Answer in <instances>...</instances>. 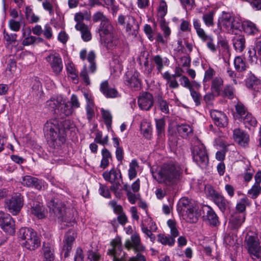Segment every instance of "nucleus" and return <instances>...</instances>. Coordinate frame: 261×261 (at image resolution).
Here are the masks:
<instances>
[{
	"mask_svg": "<svg viewBox=\"0 0 261 261\" xmlns=\"http://www.w3.org/2000/svg\"><path fill=\"white\" fill-rule=\"evenodd\" d=\"M233 45L236 50L242 52L245 47V39L243 36L236 35L232 39Z\"/></svg>",
	"mask_w": 261,
	"mask_h": 261,
	"instance_id": "obj_35",
	"label": "nucleus"
},
{
	"mask_svg": "<svg viewBox=\"0 0 261 261\" xmlns=\"http://www.w3.org/2000/svg\"><path fill=\"white\" fill-rule=\"evenodd\" d=\"M193 207L192 205L190 204V200L188 198L184 197L180 199L179 201L177 211L179 213H185L187 210H189V208Z\"/></svg>",
	"mask_w": 261,
	"mask_h": 261,
	"instance_id": "obj_43",
	"label": "nucleus"
},
{
	"mask_svg": "<svg viewBox=\"0 0 261 261\" xmlns=\"http://www.w3.org/2000/svg\"><path fill=\"white\" fill-rule=\"evenodd\" d=\"M61 101H62L61 97H58L56 99L52 98L46 102V105L51 111H55V112L57 113V111Z\"/></svg>",
	"mask_w": 261,
	"mask_h": 261,
	"instance_id": "obj_49",
	"label": "nucleus"
},
{
	"mask_svg": "<svg viewBox=\"0 0 261 261\" xmlns=\"http://www.w3.org/2000/svg\"><path fill=\"white\" fill-rule=\"evenodd\" d=\"M253 169L250 166H247L243 175L244 181L246 182H248L250 181L253 177Z\"/></svg>",
	"mask_w": 261,
	"mask_h": 261,
	"instance_id": "obj_64",
	"label": "nucleus"
},
{
	"mask_svg": "<svg viewBox=\"0 0 261 261\" xmlns=\"http://www.w3.org/2000/svg\"><path fill=\"white\" fill-rule=\"evenodd\" d=\"M156 102L161 112L165 114L169 113V103L163 97L162 94H158L156 97Z\"/></svg>",
	"mask_w": 261,
	"mask_h": 261,
	"instance_id": "obj_38",
	"label": "nucleus"
},
{
	"mask_svg": "<svg viewBox=\"0 0 261 261\" xmlns=\"http://www.w3.org/2000/svg\"><path fill=\"white\" fill-rule=\"evenodd\" d=\"M190 91V95L192 97L195 104L196 106H200L201 102V94L195 91L194 88L191 89Z\"/></svg>",
	"mask_w": 261,
	"mask_h": 261,
	"instance_id": "obj_61",
	"label": "nucleus"
},
{
	"mask_svg": "<svg viewBox=\"0 0 261 261\" xmlns=\"http://www.w3.org/2000/svg\"><path fill=\"white\" fill-rule=\"evenodd\" d=\"M102 159L100 161V167L106 169L110 164V162L112 160V155L110 151L106 148H103L101 150Z\"/></svg>",
	"mask_w": 261,
	"mask_h": 261,
	"instance_id": "obj_34",
	"label": "nucleus"
},
{
	"mask_svg": "<svg viewBox=\"0 0 261 261\" xmlns=\"http://www.w3.org/2000/svg\"><path fill=\"white\" fill-rule=\"evenodd\" d=\"M224 81L220 76H216L211 81V91L218 96L223 91Z\"/></svg>",
	"mask_w": 261,
	"mask_h": 261,
	"instance_id": "obj_25",
	"label": "nucleus"
},
{
	"mask_svg": "<svg viewBox=\"0 0 261 261\" xmlns=\"http://www.w3.org/2000/svg\"><path fill=\"white\" fill-rule=\"evenodd\" d=\"M158 241L164 245L173 246L175 243V239L170 236H166L164 234H159L158 236Z\"/></svg>",
	"mask_w": 261,
	"mask_h": 261,
	"instance_id": "obj_45",
	"label": "nucleus"
},
{
	"mask_svg": "<svg viewBox=\"0 0 261 261\" xmlns=\"http://www.w3.org/2000/svg\"><path fill=\"white\" fill-rule=\"evenodd\" d=\"M193 27L198 36L201 40L206 43L207 47L212 52L217 51V47L214 42V38L211 35H207L204 30L201 28V23L198 19H194Z\"/></svg>",
	"mask_w": 261,
	"mask_h": 261,
	"instance_id": "obj_8",
	"label": "nucleus"
},
{
	"mask_svg": "<svg viewBox=\"0 0 261 261\" xmlns=\"http://www.w3.org/2000/svg\"><path fill=\"white\" fill-rule=\"evenodd\" d=\"M66 69L67 73L69 74L74 82H77V73L72 65L71 64H68V65L66 66Z\"/></svg>",
	"mask_w": 261,
	"mask_h": 261,
	"instance_id": "obj_62",
	"label": "nucleus"
},
{
	"mask_svg": "<svg viewBox=\"0 0 261 261\" xmlns=\"http://www.w3.org/2000/svg\"><path fill=\"white\" fill-rule=\"evenodd\" d=\"M233 137L234 141L241 146L246 147L248 144L249 135L239 128L234 129Z\"/></svg>",
	"mask_w": 261,
	"mask_h": 261,
	"instance_id": "obj_20",
	"label": "nucleus"
},
{
	"mask_svg": "<svg viewBox=\"0 0 261 261\" xmlns=\"http://www.w3.org/2000/svg\"><path fill=\"white\" fill-rule=\"evenodd\" d=\"M46 60L49 63L53 72L58 74L63 69L62 60L60 55L50 54L46 57Z\"/></svg>",
	"mask_w": 261,
	"mask_h": 261,
	"instance_id": "obj_13",
	"label": "nucleus"
},
{
	"mask_svg": "<svg viewBox=\"0 0 261 261\" xmlns=\"http://www.w3.org/2000/svg\"><path fill=\"white\" fill-rule=\"evenodd\" d=\"M210 115L214 123L219 127H224L228 124V118L226 114L219 111L212 110Z\"/></svg>",
	"mask_w": 261,
	"mask_h": 261,
	"instance_id": "obj_15",
	"label": "nucleus"
},
{
	"mask_svg": "<svg viewBox=\"0 0 261 261\" xmlns=\"http://www.w3.org/2000/svg\"><path fill=\"white\" fill-rule=\"evenodd\" d=\"M101 113L105 120V123L108 130L112 127V116L110 111L105 110L103 109H101Z\"/></svg>",
	"mask_w": 261,
	"mask_h": 261,
	"instance_id": "obj_48",
	"label": "nucleus"
},
{
	"mask_svg": "<svg viewBox=\"0 0 261 261\" xmlns=\"http://www.w3.org/2000/svg\"><path fill=\"white\" fill-rule=\"evenodd\" d=\"M193 27L198 36L201 40L206 43L207 47L212 52L217 51V47L214 42V38L211 35H207L204 30L201 28V23L198 19H194Z\"/></svg>",
	"mask_w": 261,
	"mask_h": 261,
	"instance_id": "obj_7",
	"label": "nucleus"
},
{
	"mask_svg": "<svg viewBox=\"0 0 261 261\" xmlns=\"http://www.w3.org/2000/svg\"><path fill=\"white\" fill-rule=\"evenodd\" d=\"M211 195L212 196L214 203L217 205L220 211L224 212L226 209L228 201L222 195L212 190Z\"/></svg>",
	"mask_w": 261,
	"mask_h": 261,
	"instance_id": "obj_24",
	"label": "nucleus"
},
{
	"mask_svg": "<svg viewBox=\"0 0 261 261\" xmlns=\"http://www.w3.org/2000/svg\"><path fill=\"white\" fill-rule=\"evenodd\" d=\"M191 150L194 161L201 168H205L208 163V158L204 145L197 141Z\"/></svg>",
	"mask_w": 261,
	"mask_h": 261,
	"instance_id": "obj_5",
	"label": "nucleus"
},
{
	"mask_svg": "<svg viewBox=\"0 0 261 261\" xmlns=\"http://www.w3.org/2000/svg\"><path fill=\"white\" fill-rule=\"evenodd\" d=\"M0 226L9 234H13L15 231L14 221L9 214L3 212H0Z\"/></svg>",
	"mask_w": 261,
	"mask_h": 261,
	"instance_id": "obj_10",
	"label": "nucleus"
},
{
	"mask_svg": "<svg viewBox=\"0 0 261 261\" xmlns=\"http://www.w3.org/2000/svg\"><path fill=\"white\" fill-rule=\"evenodd\" d=\"M48 207L57 217L63 218L65 213V205L63 202L54 199L48 203Z\"/></svg>",
	"mask_w": 261,
	"mask_h": 261,
	"instance_id": "obj_16",
	"label": "nucleus"
},
{
	"mask_svg": "<svg viewBox=\"0 0 261 261\" xmlns=\"http://www.w3.org/2000/svg\"><path fill=\"white\" fill-rule=\"evenodd\" d=\"M99 36L101 38L107 37V35H111L114 33V28L111 24L109 20L101 22L99 28Z\"/></svg>",
	"mask_w": 261,
	"mask_h": 261,
	"instance_id": "obj_29",
	"label": "nucleus"
},
{
	"mask_svg": "<svg viewBox=\"0 0 261 261\" xmlns=\"http://www.w3.org/2000/svg\"><path fill=\"white\" fill-rule=\"evenodd\" d=\"M248 204H249V201L247 197H244L241 198L240 202L237 203L236 205V208L237 211L235 213H245L246 205Z\"/></svg>",
	"mask_w": 261,
	"mask_h": 261,
	"instance_id": "obj_53",
	"label": "nucleus"
},
{
	"mask_svg": "<svg viewBox=\"0 0 261 261\" xmlns=\"http://www.w3.org/2000/svg\"><path fill=\"white\" fill-rule=\"evenodd\" d=\"M234 65L236 70L238 72H242L246 70V63L240 57H237L234 60Z\"/></svg>",
	"mask_w": 261,
	"mask_h": 261,
	"instance_id": "obj_52",
	"label": "nucleus"
},
{
	"mask_svg": "<svg viewBox=\"0 0 261 261\" xmlns=\"http://www.w3.org/2000/svg\"><path fill=\"white\" fill-rule=\"evenodd\" d=\"M73 112V110L69 103V101H66L63 100L60 103L58 108V113H60L61 117L68 116L71 115Z\"/></svg>",
	"mask_w": 261,
	"mask_h": 261,
	"instance_id": "obj_30",
	"label": "nucleus"
},
{
	"mask_svg": "<svg viewBox=\"0 0 261 261\" xmlns=\"http://www.w3.org/2000/svg\"><path fill=\"white\" fill-rule=\"evenodd\" d=\"M246 85L249 88L253 89L254 91H259L261 90V84L259 80L254 76H251L248 78Z\"/></svg>",
	"mask_w": 261,
	"mask_h": 261,
	"instance_id": "obj_42",
	"label": "nucleus"
},
{
	"mask_svg": "<svg viewBox=\"0 0 261 261\" xmlns=\"http://www.w3.org/2000/svg\"><path fill=\"white\" fill-rule=\"evenodd\" d=\"M163 77L167 81V84L171 89H177L179 87V84L176 80L174 75L171 74L168 71L163 74Z\"/></svg>",
	"mask_w": 261,
	"mask_h": 261,
	"instance_id": "obj_36",
	"label": "nucleus"
},
{
	"mask_svg": "<svg viewBox=\"0 0 261 261\" xmlns=\"http://www.w3.org/2000/svg\"><path fill=\"white\" fill-rule=\"evenodd\" d=\"M141 225H145L148 227L153 231H155L158 228L155 223L152 221L151 218L148 215L144 217Z\"/></svg>",
	"mask_w": 261,
	"mask_h": 261,
	"instance_id": "obj_59",
	"label": "nucleus"
},
{
	"mask_svg": "<svg viewBox=\"0 0 261 261\" xmlns=\"http://www.w3.org/2000/svg\"><path fill=\"white\" fill-rule=\"evenodd\" d=\"M111 248L108 250L107 254L113 257V261H124L119 256L122 252V244L121 239L116 237L111 243ZM128 261H146L145 257L141 253H138L136 256L129 258Z\"/></svg>",
	"mask_w": 261,
	"mask_h": 261,
	"instance_id": "obj_3",
	"label": "nucleus"
},
{
	"mask_svg": "<svg viewBox=\"0 0 261 261\" xmlns=\"http://www.w3.org/2000/svg\"><path fill=\"white\" fill-rule=\"evenodd\" d=\"M155 127L158 137H161L164 134L166 125V121L164 117L160 119H155Z\"/></svg>",
	"mask_w": 261,
	"mask_h": 261,
	"instance_id": "obj_44",
	"label": "nucleus"
},
{
	"mask_svg": "<svg viewBox=\"0 0 261 261\" xmlns=\"http://www.w3.org/2000/svg\"><path fill=\"white\" fill-rule=\"evenodd\" d=\"M125 247L128 250L132 249L135 252L143 251L145 248L142 244L140 236L137 233L133 234L130 239L126 240Z\"/></svg>",
	"mask_w": 261,
	"mask_h": 261,
	"instance_id": "obj_12",
	"label": "nucleus"
},
{
	"mask_svg": "<svg viewBox=\"0 0 261 261\" xmlns=\"http://www.w3.org/2000/svg\"><path fill=\"white\" fill-rule=\"evenodd\" d=\"M245 243L251 258L254 261L261 260V245L256 234L248 236L245 240Z\"/></svg>",
	"mask_w": 261,
	"mask_h": 261,
	"instance_id": "obj_4",
	"label": "nucleus"
},
{
	"mask_svg": "<svg viewBox=\"0 0 261 261\" xmlns=\"http://www.w3.org/2000/svg\"><path fill=\"white\" fill-rule=\"evenodd\" d=\"M215 12L213 11H210L204 13L202 16V20L207 27H213L214 25V16Z\"/></svg>",
	"mask_w": 261,
	"mask_h": 261,
	"instance_id": "obj_46",
	"label": "nucleus"
},
{
	"mask_svg": "<svg viewBox=\"0 0 261 261\" xmlns=\"http://www.w3.org/2000/svg\"><path fill=\"white\" fill-rule=\"evenodd\" d=\"M205 211L206 214L203 216L205 221L210 225L217 226L219 222L218 217L215 212L210 206H207Z\"/></svg>",
	"mask_w": 261,
	"mask_h": 261,
	"instance_id": "obj_26",
	"label": "nucleus"
},
{
	"mask_svg": "<svg viewBox=\"0 0 261 261\" xmlns=\"http://www.w3.org/2000/svg\"><path fill=\"white\" fill-rule=\"evenodd\" d=\"M103 5L107 6L108 9H110L113 15H116L118 9V6L116 5L115 0H101Z\"/></svg>",
	"mask_w": 261,
	"mask_h": 261,
	"instance_id": "obj_56",
	"label": "nucleus"
},
{
	"mask_svg": "<svg viewBox=\"0 0 261 261\" xmlns=\"http://www.w3.org/2000/svg\"><path fill=\"white\" fill-rule=\"evenodd\" d=\"M75 29L81 32L82 39L86 42L91 39L92 35L89 27L85 23L76 24Z\"/></svg>",
	"mask_w": 261,
	"mask_h": 261,
	"instance_id": "obj_28",
	"label": "nucleus"
},
{
	"mask_svg": "<svg viewBox=\"0 0 261 261\" xmlns=\"http://www.w3.org/2000/svg\"><path fill=\"white\" fill-rule=\"evenodd\" d=\"M222 24L229 33L234 34H237L235 31H238L241 25L233 15L226 13L223 14Z\"/></svg>",
	"mask_w": 261,
	"mask_h": 261,
	"instance_id": "obj_9",
	"label": "nucleus"
},
{
	"mask_svg": "<svg viewBox=\"0 0 261 261\" xmlns=\"http://www.w3.org/2000/svg\"><path fill=\"white\" fill-rule=\"evenodd\" d=\"M138 103L141 109L145 111L149 110L154 103L152 95L149 92H143L138 97Z\"/></svg>",
	"mask_w": 261,
	"mask_h": 261,
	"instance_id": "obj_14",
	"label": "nucleus"
},
{
	"mask_svg": "<svg viewBox=\"0 0 261 261\" xmlns=\"http://www.w3.org/2000/svg\"><path fill=\"white\" fill-rule=\"evenodd\" d=\"M245 220V214L233 213L230 216L228 226L231 229H239Z\"/></svg>",
	"mask_w": 261,
	"mask_h": 261,
	"instance_id": "obj_17",
	"label": "nucleus"
},
{
	"mask_svg": "<svg viewBox=\"0 0 261 261\" xmlns=\"http://www.w3.org/2000/svg\"><path fill=\"white\" fill-rule=\"evenodd\" d=\"M43 131L48 141L53 143L54 147L60 146L65 142L64 129L61 128L56 119L47 121L44 126Z\"/></svg>",
	"mask_w": 261,
	"mask_h": 261,
	"instance_id": "obj_2",
	"label": "nucleus"
},
{
	"mask_svg": "<svg viewBox=\"0 0 261 261\" xmlns=\"http://www.w3.org/2000/svg\"><path fill=\"white\" fill-rule=\"evenodd\" d=\"M216 71L211 67H208V68L204 72L203 83H206L207 82L210 81H212V79L214 78V76L216 75Z\"/></svg>",
	"mask_w": 261,
	"mask_h": 261,
	"instance_id": "obj_58",
	"label": "nucleus"
},
{
	"mask_svg": "<svg viewBox=\"0 0 261 261\" xmlns=\"http://www.w3.org/2000/svg\"><path fill=\"white\" fill-rule=\"evenodd\" d=\"M102 176L105 180L110 183L118 181V178L122 180V176L120 170L117 171L114 168L111 169L110 171H106L102 174Z\"/></svg>",
	"mask_w": 261,
	"mask_h": 261,
	"instance_id": "obj_27",
	"label": "nucleus"
},
{
	"mask_svg": "<svg viewBox=\"0 0 261 261\" xmlns=\"http://www.w3.org/2000/svg\"><path fill=\"white\" fill-rule=\"evenodd\" d=\"M92 19L93 21L96 22L98 21L104 22L109 20L103 13L100 11L94 13L92 16Z\"/></svg>",
	"mask_w": 261,
	"mask_h": 261,
	"instance_id": "obj_63",
	"label": "nucleus"
},
{
	"mask_svg": "<svg viewBox=\"0 0 261 261\" xmlns=\"http://www.w3.org/2000/svg\"><path fill=\"white\" fill-rule=\"evenodd\" d=\"M181 214L182 215L184 219L189 223H195L198 220L197 215L195 212L193 207L189 208L188 210H187L185 213H182Z\"/></svg>",
	"mask_w": 261,
	"mask_h": 261,
	"instance_id": "obj_37",
	"label": "nucleus"
},
{
	"mask_svg": "<svg viewBox=\"0 0 261 261\" xmlns=\"http://www.w3.org/2000/svg\"><path fill=\"white\" fill-rule=\"evenodd\" d=\"M76 237V234L73 230H69L65 236L64 240L63 250L65 251L64 256L67 257L72 249L73 243Z\"/></svg>",
	"mask_w": 261,
	"mask_h": 261,
	"instance_id": "obj_19",
	"label": "nucleus"
},
{
	"mask_svg": "<svg viewBox=\"0 0 261 261\" xmlns=\"http://www.w3.org/2000/svg\"><path fill=\"white\" fill-rule=\"evenodd\" d=\"M261 193V187L259 185L254 184L248 190V194L252 199H256Z\"/></svg>",
	"mask_w": 261,
	"mask_h": 261,
	"instance_id": "obj_57",
	"label": "nucleus"
},
{
	"mask_svg": "<svg viewBox=\"0 0 261 261\" xmlns=\"http://www.w3.org/2000/svg\"><path fill=\"white\" fill-rule=\"evenodd\" d=\"M243 27L244 31L248 35H255L258 32L256 25L250 21H244Z\"/></svg>",
	"mask_w": 261,
	"mask_h": 261,
	"instance_id": "obj_41",
	"label": "nucleus"
},
{
	"mask_svg": "<svg viewBox=\"0 0 261 261\" xmlns=\"http://www.w3.org/2000/svg\"><path fill=\"white\" fill-rule=\"evenodd\" d=\"M43 261H54V249L51 245L49 243H44L42 247Z\"/></svg>",
	"mask_w": 261,
	"mask_h": 261,
	"instance_id": "obj_31",
	"label": "nucleus"
},
{
	"mask_svg": "<svg viewBox=\"0 0 261 261\" xmlns=\"http://www.w3.org/2000/svg\"><path fill=\"white\" fill-rule=\"evenodd\" d=\"M139 29V24L135 18L130 16H127L125 27L126 32L130 35L136 36Z\"/></svg>",
	"mask_w": 261,
	"mask_h": 261,
	"instance_id": "obj_22",
	"label": "nucleus"
},
{
	"mask_svg": "<svg viewBox=\"0 0 261 261\" xmlns=\"http://www.w3.org/2000/svg\"><path fill=\"white\" fill-rule=\"evenodd\" d=\"M23 45H29L33 44V36L31 35V29L30 27H25L23 29Z\"/></svg>",
	"mask_w": 261,
	"mask_h": 261,
	"instance_id": "obj_47",
	"label": "nucleus"
},
{
	"mask_svg": "<svg viewBox=\"0 0 261 261\" xmlns=\"http://www.w3.org/2000/svg\"><path fill=\"white\" fill-rule=\"evenodd\" d=\"M6 207L13 215H17L23 206L22 199L20 195H15L5 201Z\"/></svg>",
	"mask_w": 261,
	"mask_h": 261,
	"instance_id": "obj_11",
	"label": "nucleus"
},
{
	"mask_svg": "<svg viewBox=\"0 0 261 261\" xmlns=\"http://www.w3.org/2000/svg\"><path fill=\"white\" fill-rule=\"evenodd\" d=\"M101 40L103 42L104 45L109 49L116 46L119 43L118 38L114 33L110 36L107 35V37L101 38Z\"/></svg>",
	"mask_w": 261,
	"mask_h": 261,
	"instance_id": "obj_33",
	"label": "nucleus"
},
{
	"mask_svg": "<svg viewBox=\"0 0 261 261\" xmlns=\"http://www.w3.org/2000/svg\"><path fill=\"white\" fill-rule=\"evenodd\" d=\"M249 56L252 62L254 61V60L256 61V54L258 56L261 57V41L257 40L255 41V46L252 50L250 49L248 51Z\"/></svg>",
	"mask_w": 261,
	"mask_h": 261,
	"instance_id": "obj_40",
	"label": "nucleus"
},
{
	"mask_svg": "<svg viewBox=\"0 0 261 261\" xmlns=\"http://www.w3.org/2000/svg\"><path fill=\"white\" fill-rule=\"evenodd\" d=\"M138 167V164L136 160L131 161L129 165L128 177L130 180L135 178L137 176L136 169Z\"/></svg>",
	"mask_w": 261,
	"mask_h": 261,
	"instance_id": "obj_51",
	"label": "nucleus"
},
{
	"mask_svg": "<svg viewBox=\"0 0 261 261\" xmlns=\"http://www.w3.org/2000/svg\"><path fill=\"white\" fill-rule=\"evenodd\" d=\"M177 132L182 137L186 138L192 133V129L189 125L181 124L178 126Z\"/></svg>",
	"mask_w": 261,
	"mask_h": 261,
	"instance_id": "obj_50",
	"label": "nucleus"
},
{
	"mask_svg": "<svg viewBox=\"0 0 261 261\" xmlns=\"http://www.w3.org/2000/svg\"><path fill=\"white\" fill-rule=\"evenodd\" d=\"M45 208L41 205L40 202L37 203L34 207V215L39 219H42L45 216Z\"/></svg>",
	"mask_w": 261,
	"mask_h": 261,
	"instance_id": "obj_55",
	"label": "nucleus"
},
{
	"mask_svg": "<svg viewBox=\"0 0 261 261\" xmlns=\"http://www.w3.org/2000/svg\"><path fill=\"white\" fill-rule=\"evenodd\" d=\"M125 84L130 87L138 88L140 86V80L139 78V73L138 71L128 72L126 73Z\"/></svg>",
	"mask_w": 261,
	"mask_h": 261,
	"instance_id": "obj_23",
	"label": "nucleus"
},
{
	"mask_svg": "<svg viewBox=\"0 0 261 261\" xmlns=\"http://www.w3.org/2000/svg\"><path fill=\"white\" fill-rule=\"evenodd\" d=\"M193 27L198 36L201 40L206 43L207 47L212 52L217 51V47L214 42V38L211 35H207L204 30L201 28V23L198 19H194Z\"/></svg>",
	"mask_w": 261,
	"mask_h": 261,
	"instance_id": "obj_6",
	"label": "nucleus"
},
{
	"mask_svg": "<svg viewBox=\"0 0 261 261\" xmlns=\"http://www.w3.org/2000/svg\"><path fill=\"white\" fill-rule=\"evenodd\" d=\"M108 141L109 138L108 136L102 138V133L101 132L98 131L96 133V136L94 139L95 142L102 145H105L108 144Z\"/></svg>",
	"mask_w": 261,
	"mask_h": 261,
	"instance_id": "obj_60",
	"label": "nucleus"
},
{
	"mask_svg": "<svg viewBox=\"0 0 261 261\" xmlns=\"http://www.w3.org/2000/svg\"><path fill=\"white\" fill-rule=\"evenodd\" d=\"M20 238L23 240L24 242L22 243V246L28 249L29 250H32V246L33 245L32 235L33 230L32 229L28 228H21L19 231Z\"/></svg>",
	"mask_w": 261,
	"mask_h": 261,
	"instance_id": "obj_18",
	"label": "nucleus"
},
{
	"mask_svg": "<svg viewBox=\"0 0 261 261\" xmlns=\"http://www.w3.org/2000/svg\"><path fill=\"white\" fill-rule=\"evenodd\" d=\"M156 68L159 72H161L165 66H168L169 60L166 57H162L160 55H155L152 58Z\"/></svg>",
	"mask_w": 261,
	"mask_h": 261,
	"instance_id": "obj_32",
	"label": "nucleus"
},
{
	"mask_svg": "<svg viewBox=\"0 0 261 261\" xmlns=\"http://www.w3.org/2000/svg\"><path fill=\"white\" fill-rule=\"evenodd\" d=\"M180 174L179 166L172 162L164 164L155 171H152V175L154 179L159 183L165 184L168 186L175 183L179 179Z\"/></svg>",
	"mask_w": 261,
	"mask_h": 261,
	"instance_id": "obj_1",
	"label": "nucleus"
},
{
	"mask_svg": "<svg viewBox=\"0 0 261 261\" xmlns=\"http://www.w3.org/2000/svg\"><path fill=\"white\" fill-rule=\"evenodd\" d=\"M100 90L107 98H114L118 97V95L117 90L110 85L107 81H103L101 83Z\"/></svg>",
	"mask_w": 261,
	"mask_h": 261,
	"instance_id": "obj_21",
	"label": "nucleus"
},
{
	"mask_svg": "<svg viewBox=\"0 0 261 261\" xmlns=\"http://www.w3.org/2000/svg\"><path fill=\"white\" fill-rule=\"evenodd\" d=\"M241 118L246 127L248 128H250L251 126H256L257 124L256 118L249 112L247 113L245 116H243Z\"/></svg>",
	"mask_w": 261,
	"mask_h": 261,
	"instance_id": "obj_39",
	"label": "nucleus"
},
{
	"mask_svg": "<svg viewBox=\"0 0 261 261\" xmlns=\"http://www.w3.org/2000/svg\"><path fill=\"white\" fill-rule=\"evenodd\" d=\"M95 54L93 51H91L88 55L87 60L90 65L89 66V72L94 73L96 70V65L95 62Z\"/></svg>",
	"mask_w": 261,
	"mask_h": 261,
	"instance_id": "obj_54",
	"label": "nucleus"
}]
</instances>
